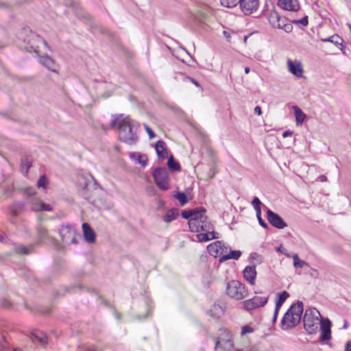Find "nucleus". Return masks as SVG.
<instances>
[{"mask_svg":"<svg viewBox=\"0 0 351 351\" xmlns=\"http://www.w3.org/2000/svg\"><path fill=\"white\" fill-rule=\"evenodd\" d=\"M252 204L254 206L256 214H259V213H261V202L260 201V199L258 197H255L252 202Z\"/></svg>","mask_w":351,"mask_h":351,"instance_id":"nucleus-37","label":"nucleus"},{"mask_svg":"<svg viewBox=\"0 0 351 351\" xmlns=\"http://www.w3.org/2000/svg\"><path fill=\"white\" fill-rule=\"evenodd\" d=\"M175 197L179 201L180 205L183 206L187 203L188 200L186 195L184 193L178 192Z\"/></svg>","mask_w":351,"mask_h":351,"instance_id":"nucleus-36","label":"nucleus"},{"mask_svg":"<svg viewBox=\"0 0 351 351\" xmlns=\"http://www.w3.org/2000/svg\"><path fill=\"white\" fill-rule=\"evenodd\" d=\"M130 157L138 162L143 167H145L147 163V157L145 155H142L138 152H132L130 154Z\"/></svg>","mask_w":351,"mask_h":351,"instance_id":"nucleus-27","label":"nucleus"},{"mask_svg":"<svg viewBox=\"0 0 351 351\" xmlns=\"http://www.w3.org/2000/svg\"><path fill=\"white\" fill-rule=\"evenodd\" d=\"M12 351H21L19 348H14Z\"/></svg>","mask_w":351,"mask_h":351,"instance_id":"nucleus-64","label":"nucleus"},{"mask_svg":"<svg viewBox=\"0 0 351 351\" xmlns=\"http://www.w3.org/2000/svg\"><path fill=\"white\" fill-rule=\"evenodd\" d=\"M241 255V252L239 250H231L228 247V252H226L223 256L220 257L219 261L223 262L229 259L238 260Z\"/></svg>","mask_w":351,"mask_h":351,"instance_id":"nucleus-24","label":"nucleus"},{"mask_svg":"<svg viewBox=\"0 0 351 351\" xmlns=\"http://www.w3.org/2000/svg\"><path fill=\"white\" fill-rule=\"evenodd\" d=\"M34 193H35V191L32 189L29 188V189H26L25 190V194L26 195H27L28 197L32 196L33 195H34Z\"/></svg>","mask_w":351,"mask_h":351,"instance_id":"nucleus-50","label":"nucleus"},{"mask_svg":"<svg viewBox=\"0 0 351 351\" xmlns=\"http://www.w3.org/2000/svg\"><path fill=\"white\" fill-rule=\"evenodd\" d=\"M197 237L199 241H200V242L209 241V238H208L207 234H206V233L197 234Z\"/></svg>","mask_w":351,"mask_h":351,"instance_id":"nucleus-44","label":"nucleus"},{"mask_svg":"<svg viewBox=\"0 0 351 351\" xmlns=\"http://www.w3.org/2000/svg\"><path fill=\"white\" fill-rule=\"evenodd\" d=\"M65 4H66V6H68V5L73 6L74 5L73 0H67V1H65Z\"/></svg>","mask_w":351,"mask_h":351,"instance_id":"nucleus-59","label":"nucleus"},{"mask_svg":"<svg viewBox=\"0 0 351 351\" xmlns=\"http://www.w3.org/2000/svg\"><path fill=\"white\" fill-rule=\"evenodd\" d=\"M29 203L31 204V209L34 211H51L52 210L51 205L43 203L36 197L31 198Z\"/></svg>","mask_w":351,"mask_h":351,"instance_id":"nucleus-15","label":"nucleus"},{"mask_svg":"<svg viewBox=\"0 0 351 351\" xmlns=\"http://www.w3.org/2000/svg\"><path fill=\"white\" fill-rule=\"evenodd\" d=\"M82 230L85 240L89 243H93L95 241V233L90 226L84 223L82 224Z\"/></svg>","mask_w":351,"mask_h":351,"instance_id":"nucleus-20","label":"nucleus"},{"mask_svg":"<svg viewBox=\"0 0 351 351\" xmlns=\"http://www.w3.org/2000/svg\"><path fill=\"white\" fill-rule=\"evenodd\" d=\"M289 71L297 77L302 76L304 69L302 64L299 60L289 59L287 62Z\"/></svg>","mask_w":351,"mask_h":351,"instance_id":"nucleus-14","label":"nucleus"},{"mask_svg":"<svg viewBox=\"0 0 351 351\" xmlns=\"http://www.w3.org/2000/svg\"><path fill=\"white\" fill-rule=\"evenodd\" d=\"M267 218L268 221L276 228L282 229L287 226V224L279 215L270 210L267 211Z\"/></svg>","mask_w":351,"mask_h":351,"instance_id":"nucleus-11","label":"nucleus"},{"mask_svg":"<svg viewBox=\"0 0 351 351\" xmlns=\"http://www.w3.org/2000/svg\"><path fill=\"white\" fill-rule=\"evenodd\" d=\"M291 22L295 24H301L303 26H306L308 25V17L306 16L300 20H293Z\"/></svg>","mask_w":351,"mask_h":351,"instance_id":"nucleus-42","label":"nucleus"},{"mask_svg":"<svg viewBox=\"0 0 351 351\" xmlns=\"http://www.w3.org/2000/svg\"><path fill=\"white\" fill-rule=\"evenodd\" d=\"M178 210L177 208H172L169 210L166 214L163 217V220L166 223H169L173 220L176 219L177 216H178Z\"/></svg>","mask_w":351,"mask_h":351,"instance_id":"nucleus-28","label":"nucleus"},{"mask_svg":"<svg viewBox=\"0 0 351 351\" xmlns=\"http://www.w3.org/2000/svg\"><path fill=\"white\" fill-rule=\"evenodd\" d=\"M116 127L120 141L128 145H133L137 142L138 124L136 121L122 114L116 116L112 119L109 128L112 129Z\"/></svg>","mask_w":351,"mask_h":351,"instance_id":"nucleus-1","label":"nucleus"},{"mask_svg":"<svg viewBox=\"0 0 351 351\" xmlns=\"http://www.w3.org/2000/svg\"><path fill=\"white\" fill-rule=\"evenodd\" d=\"M268 300V297L255 296L244 302V306L247 310H252L264 306Z\"/></svg>","mask_w":351,"mask_h":351,"instance_id":"nucleus-12","label":"nucleus"},{"mask_svg":"<svg viewBox=\"0 0 351 351\" xmlns=\"http://www.w3.org/2000/svg\"><path fill=\"white\" fill-rule=\"evenodd\" d=\"M12 213L14 216L17 215V211L16 210V208H12Z\"/></svg>","mask_w":351,"mask_h":351,"instance_id":"nucleus-62","label":"nucleus"},{"mask_svg":"<svg viewBox=\"0 0 351 351\" xmlns=\"http://www.w3.org/2000/svg\"><path fill=\"white\" fill-rule=\"evenodd\" d=\"M59 232L62 242L67 245L77 244L82 239L81 234L76 232L73 226H63Z\"/></svg>","mask_w":351,"mask_h":351,"instance_id":"nucleus-5","label":"nucleus"},{"mask_svg":"<svg viewBox=\"0 0 351 351\" xmlns=\"http://www.w3.org/2000/svg\"><path fill=\"white\" fill-rule=\"evenodd\" d=\"M30 338L33 342H39L40 343H47V336L42 331L34 330L32 332Z\"/></svg>","mask_w":351,"mask_h":351,"instance_id":"nucleus-22","label":"nucleus"},{"mask_svg":"<svg viewBox=\"0 0 351 351\" xmlns=\"http://www.w3.org/2000/svg\"><path fill=\"white\" fill-rule=\"evenodd\" d=\"M191 215H192V209L189 210H184L182 212V214H181L182 217L184 219H189V221L191 218V216H192Z\"/></svg>","mask_w":351,"mask_h":351,"instance_id":"nucleus-43","label":"nucleus"},{"mask_svg":"<svg viewBox=\"0 0 351 351\" xmlns=\"http://www.w3.org/2000/svg\"><path fill=\"white\" fill-rule=\"evenodd\" d=\"M269 21L274 27L278 29H281L283 23L286 22L285 18L281 17L276 12L270 14Z\"/></svg>","mask_w":351,"mask_h":351,"instance_id":"nucleus-19","label":"nucleus"},{"mask_svg":"<svg viewBox=\"0 0 351 351\" xmlns=\"http://www.w3.org/2000/svg\"><path fill=\"white\" fill-rule=\"evenodd\" d=\"M254 113L261 115L262 114L261 108L258 106H256L254 108Z\"/></svg>","mask_w":351,"mask_h":351,"instance_id":"nucleus-53","label":"nucleus"},{"mask_svg":"<svg viewBox=\"0 0 351 351\" xmlns=\"http://www.w3.org/2000/svg\"><path fill=\"white\" fill-rule=\"evenodd\" d=\"M278 311H277L276 308H275L274 313V317H273V322H275L276 319H277V315H278Z\"/></svg>","mask_w":351,"mask_h":351,"instance_id":"nucleus-57","label":"nucleus"},{"mask_svg":"<svg viewBox=\"0 0 351 351\" xmlns=\"http://www.w3.org/2000/svg\"><path fill=\"white\" fill-rule=\"evenodd\" d=\"M191 82H193L195 86H199V83L194 79L189 77L188 78Z\"/></svg>","mask_w":351,"mask_h":351,"instance_id":"nucleus-60","label":"nucleus"},{"mask_svg":"<svg viewBox=\"0 0 351 351\" xmlns=\"http://www.w3.org/2000/svg\"><path fill=\"white\" fill-rule=\"evenodd\" d=\"M38 236L40 239H44L47 237V229L42 225H40L38 228Z\"/></svg>","mask_w":351,"mask_h":351,"instance_id":"nucleus-35","label":"nucleus"},{"mask_svg":"<svg viewBox=\"0 0 351 351\" xmlns=\"http://www.w3.org/2000/svg\"><path fill=\"white\" fill-rule=\"evenodd\" d=\"M310 275L312 276V277H314L315 278H317L319 276V271L314 269V268H311V270H310Z\"/></svg>","mask_w":351,"mask_h":351,"instance_id":"nucleus-49","label":"nucleus"},{"mask_svg":"<svg viewBox=\"0 0 351 351\" xmlns=\"http://www.w3.org/2000/svg\"><path fill=\"white\" fill-rule=\"evenodd\" d=\"M317 180H319L320 182H326L327 181V178L325 176L322 175V176L318 177Z\"/></svg>","mask_w":351,"mask_h":351,"instance_id":"nucleus-56","label":"nucleus"},{"mask_svg":"<svg viewBox=\"0 0 351 351\" xmlns=\"http://www.w3.org/2000/svg\"><path fill=\"white\" fill-rule=\"evenodd\" d=\"M293 260V267L295 268H303L305 266H308V263L304 261L301 260L297 254L291 255Z\"/></svg>","mask_w":351,"mask_h":351,"instance_id":"nucleus-30","label":"nucleus"},{"mask_svg":"<svg viewBox=\"0 0 351 351\" xmlns=\"http://www.w3.org/2000/svg\"><path fill=\"white\" fill-rule=\"evenodd\" d=\"M206 231H207V232L206 233V234H207L208 238H209V241L216 238L214 232L208 231V228H207V230Z\"/></svg>","mask_w":351,"mask_h":351,"instance_id":"nucleus-51","label":"nucleus"},{"mask_svg":"<svg viewBox=\"0 0 351 351\" xmlns=\"http://www.w3.org/2000/svg\"><path fill=\"white\" fill-rule=\"evenodd\" d=\"M293 134V132L290 131V130H287L285 132H283L282 134V136L284 138H286V137H288V136H291Z\"/></svg>","mask_w":351,"mask_h":351,"instance_id":"nucleus-54","label":"nucleus"},{"mask_svg":"<svg viewBox=\"0 0 351 351\" xmlns=\"http://www.w3.org/2000/svg\"><path fill=\"white\" fill-rule=\"evenodd\" d=\"M28 45L30 50L33 51L38 55H40L47 47V43L40 36L32 33L30 38L28 40Z\"/></svg>","mask_w":351,"mask_h":351,"instance_id":"nucleus-8","label":"nucleus"},{"mask_svg":"<svg viewBox=\"0 0 351 351\" xmlns=\"http://www.w3.org/2000/svg\"><path fill=\"white\" fill-rule=\"evenodd\" d=\"M227 294L236 300H242L247 296V290L244 285L237 280H232L227 286Z\"/></svg>","mask_w":351,"mask_h":351,"instance_id":"nucleus-6","label":"nucleus"},{"mask_svg":"<svg viewBox=\"0 0 351 351\" xmlns=\"http://www.w3.org/2000/svg\"><path fill=\"white\" fill-rule=\"evenodd\" d=\"M289 296V293L284 291L278 294V300L276 302V306L277 311H279L282 304L285 302L287 298Z\"/></svg>","mask_w":351,"mask_h":351,"instance_id":"nucleus-29","label":"nucleus"},{"mask_svg":"<svg viewBox=\"0 0 351 351\" xmlns=\"http://www.w3.org/2000/svg\"><path fill=\"white\" fill-rule=\"evenodd\" d=\"M239 3L241 12L245 15H250L258 10L259 0H239Z\"/></svg>","mask_w":351,"mask_h":351,"instance_id":"nucleus-10","label":"nucleus"},{"mask_svg":"<svg viewBox=\"0 0 351 351\" xmlns=\"http://www.w3.org/2000/svg\"><path fill=\"white\" fill-rule=\"evenodd\" d=\"M207 225L206 219L197 221L191 219L189 221V226L192 232L206 231L207 230Z\"/></svg>","mask_w":351,"mask_h":351,"instance_id":"nucleus-18","label":"nucleus"},{"mask_svg":"<svg viewBox=\"0 0 351 351\" xmlns=\"http://www.w3.org/2000/svg\"><path fill=\"white\" fill-rule=\"evenodd\" d=\"M281 29H284L286 32H290L292 30V26L291 24L286 23V22H285Z\"/></svg>","mask_w":351,"mask_h":351,"instance_id":"nucleus-47","label":"nucleus"},{"mask_svg":"<svg viewBox=\"0 0 351 351\" xmlns=\"http://www.w3.org/2000/svg\"><path fill=\"white\" fill-rule=\"evenodd\" d=\"M1 305L5 308H9L11 306V304L8 300L3 299L1 301Z\"/></svg>","mask_w":351,"mask_h":351,"instance_id":"nucleus-52","label":"nucleus"},{"mask_svg":"<svg viewBox=\"0 0 351 351\" xmlns=\"http://www.w3.org/2000/svg\"><path fill=\"white\" fill-rule=\"evenodd\" d=\"M331 36L329 37V38H322L321 40L324 43H326V42H330L331 43Z\"/></svg>","mask_w":351,"mask_h":351,"instance_id":"nucleus-61","label":"nucleus"},{"mask_svg":"<svg viewBox=\"0 0 351 351\" xmlns=\"http://www.w3.org/2000/svg\"><path fill=\"white\" fill-rule=\"evenodd\" d=\"M253 332H254V329L251 326H250L248 325H245L242 327L241 335L242 336H244L247 334L252 333Z\"/></svg>","mask_w":351,"mask_h":351,"instance_id":"nucleus-40","label":"nucleus"},{"mask_svg":"<svg viewBox=\"0 0 351 351\" xmlns=\"http://www.w3.org/2000/svg\"><path fill=\"white\" fill-rule=\"evenodd\" d=\"M331 43L335 44V45H341L342 46L343 40L338 35L335 34L331 36Z\"/></svg>","mask_w":351,"mask_h":351,"instance_id":"nucleus-39","label":"nucleus"},{"mask_svg":"<svg viewBox=\"0 0 351 351\" xmlns=\"http://www.w3.org/2000/svg\"><path fill=\"white\" fill-rule=\"evenodd\" d=\"M244 278L252 285L255 284L256 277V270L255 265H249L245 267L243 271Z\"/></svg>","mask_w":351,"mask_h":351,"instance_id":"nucleus-16","label":"nucleus"},{"mask_svg":"<svg viewBox=\"0 0 351 351\" xmlns=\"http://www.w3.org/2000/svg\"><path fill=\"white\" fill-rule=\"evenodd\" d=\"M345 351H351V341L346 343Z\"/></svg>","mask_w":351,"mask_h":351,"instance_id":"nucleus-58","label":"nucleus"},{"mask_svg":"<svg viewBox=\"0 0 351 351\" xmlns=\"http://www.w3.org/2000/svg\"><path fill=\"white\" fill-rule=\"evenodd\" d=\"M207 250L211 256L214 257L219 256L221 257L226 252H228V246L221 241H217L208 245Z\"/></svg>","mask_w":351,"mask_h":351,"instance_id":"nucleus-9","label":"nucleus"},{"mask_svg":"<svg viewBox=\"0 0 351 351\" xmlns=\"http://www.w3.org/2000/svg\"><path fill=\"white\" fill-rule=\"evenodd\" d=\"M250 69L249 67H245V73H250Z\"/></svg>","mask_w":351,"mask_h":351,"instance_id":"nucleus-63","label":"nucleus"},{"mask_svg":"<svg viewBox=\"0 0 351 351\" xmlns=\"http://www.w3.org/2000/svg\"><path fill=\"white\" fill-rule=\"evenodd\" d=\"M215 341V351H228L233 346V343L230 340V332L226 328L219 330V337H213Z\"/></svg>","mask_w":351,"mask_h":351,"instance_id":"nucleus-4","label":"nucleus"},{"mask_svg":"<svg viewBox=\"0 0 351 351\" xmlns=\"http://www.w3.org/2000/svg\"><path fill=\"white\" fill-rule=\"evenodd\" d=\"M210 312L213 313L215 317H219L223 313V309L218 304H214L210 309Z\"/></svg>","mask_w":351,"mask_h":351,"instance_id":"nucleus-33","label":"nucleus"},{"mask_svg":"<svg viewBox=\"0 0 351 351\" xmlns=\"http://www.w3.org/2000/svg\"><path fill=\"white\" fill-rule=\"evenodd\" d=\"M156 151L157 155L160 158H165L168 156L165 143L162 141H158L156 143Z\"/></svg>","mask_w":351,"mask_h":351,"instance_id":"nucleus-23","label":"nucleus"},{"mask_svg":"<svg viewBox=\"0 0 351 351\" xmlns=\"http://www.w3.org/2000/svg\"><path fill=\"white\" fill-rule=\"evenodd\" d=\"M48 184V180L45 176H42L37 182V186L38 188L43 187L45 189Z\"/></svg>","mask_w":351,"mask_h":351,"instance_id":"nucleus-38","label":"nucleus"},{"mask_svg":"<svg viewBox=\"0 0 351 351\" xmlns=\"http://www.w3.org/2000/svg\"><path fill=\"white\" fill-rule=\"evenodd\" d=\"M156 185L162 190L169 189L168 171L165 167H158L152 173Z\"/></svg>","mask_w":351,"mask_h":351,"instance_id":"nucleus-7","label":"nucleus"},{"mask_svg":"<svg viewBox=\"0 0 351 351\" xmlns=\"http://www.w3.org/2000/svg\"><path fill=\"white\" fill-rule=\"evenodd\" d=\"M303 312V303L297 302L293 304L285 314L282 321V328L288 329L298 324Z\"/></svg>","mask_w":351,"mask_h":351,"instance_id":"nucleus-2","label":"nucleus"},{"mask_svg":"<svg viewBox=\"0 0 351 351\" xmlns=\"http://www.w3.org/2000/svg\"><path fill=\"white\" fill-rule=\"evenodd\" d=\"M320 313L315 308H310L305 311L303 324L305 330L309 334L315 333L319 324Z\"/></svg>","mask_w":351,"mask_h":351,"instance_id":"nucleus-3","label":"nucleus"},{"mask_svg":"<svg viewBox=\"0 0 351 351\" xmlns=\"http://www.w3.org/2000/svg\"><path fill=\"white\" fill-rule=\"evenodd\" d=\"M278 4L283 10L293 12L297 11L300 8L298 0H278Z\"/></svg>","mask_w":351,"mask_h":351,"instance_id":"nucleus-17","label":"nucleus"},{"mask_svg":"<svg viewBox=\"0 0 351 351\" xmlns=\"http://www.w3.org/2000/svg\"><path fill=\"white\" fill-rule=\"evenodd\" d=\"M40 56V62L47 67L49 70L53 72H57V66L49 56Z\"/></svg>","mask_w":351,"mask_h":351,"instance_id":"nucleus-21","label":"nucleus"},{"mask_svg":"<svg viewBox=\"0 0 351 351\" xmlns=\"http://www.w3.org/2000/svg\"><path fill=\"white\" fill-rule=\"evenodd\" d=\"M16 250L18 253L27 254L30 252V248L25 247L23 245H20L16 248Z\"/></svg>","mask_w":351,"mask_h":351,"instance_id":"nucleus-41","label":"nucleus"},{"mask_svg":"<svg viewBox=\"0 0 351 351\" xmlns=\"http://www.w3.org/2000/svg\"><path fill=\"white\" fill-rule=\"evenodd\" d=\"M31 162L27 158H23L21 159V171L26 176L28 173L29 168L31 167Z\"/></svg>","mask_w":351,"mask_h":351,"instance_id":"nucleus-31","label":"nucleus"},{"mask_svg":"<svg viewBox=\"0 0 351 351\" xmlns=\"http://www.w3.org/2000/svg\"><path fill=\"white\" fill-rule=\"evenodd\" d=\"M206 210L202 208H196L192 209V216L190 220L193 219L194 221L204 220L206 219L205 216Z\"/></svg>","mask_w":351,"mask_h":351,"instance_id":"nucleus-25","label":"nucleus"},{"mask_svg":"<svg viewBox=\"0 0 351 351\" xmlns=\"http://www.w3.org/2000/svg\"><path fill=\"white\" fill-rule=\"evenodd\" d=\"M292 108L294 111L296 124L298 125H302L306 117V114L297 106H293Z\"/></svg>","mask_w":351,"mask_h":351,"instance_id":"nucleus-26","label":"nucleus"},{"mask_svg":"<svg viewBox=\"0 0 351 351\" xmlns=\"http://www.w3.org/2000/svg\"><path fill=\"white\" fill-rule=\"evenodd\" d=\"M277 250L280 252H281L282 254L286 256L287 257H291V256L287 253V249H285L282 245H280L278 248Z\"/></svg>","mask_w":351,"mask_h":351,"instance_id":"nucleus-46","label":"nucleus"},{"mask_svg":"<svg viewBox=\"0 0 351 351\" xmlns=\"http://www.w3.org/2000/svg\"><path fill=\"white\" fill-rule=\"evenodd\" d=\"M261 212L259 214H256L258 222L260 225L263 228H267V224L263 220L262 217H261Z\"/></svg>","mask_w":351,"mask_h":351,"instance_id":"nucleus-48","label":"nucleus"},{"mask_svg":"<svg viewBox=\"0 0 351 351\" xmlns=\"http://www.w3.org/2000/svg\"><path fill=\"white\" fill-rule=\"evenodd\" d=\"M14 206L16 207V208L17 209H23L25 206L24 204L23 203H21V202H18L16 203Z\"/></svg>","mask_w":351,"mask_h":351,"instance_id":"nucleus-55","label":"nucleus"},{"mask_svg":"<svg viewBox=\"0 0 351 351\" xmlns=\"http://www.w3.org/2000/svg\"><path fill=\"white\" fill-rule=\"evenodd\" d=\"M321 329L320 340L327 341L331 338V322L328 319H322L319 322Z\"/></svg>","mask_w":351,"mask_h":351,"instance_id":"nucleus-13","label":"nucleus"},{"mask_svg":"<svg viewBox=\"0 0 351 351\" xmlns=\"http://www.w3.org/2000/svg\"><path fill=\"white\" fill-rule=\"evenodd\" d=\"M221 4L227 8H232L236 6L239 0H220Z\"/></svg>","mask_w":351,"mask_h":351,"instance_id":"nucleus-34","label":"nucleus"},{"mask_svg":"<svg viewBox=\"0 0 351 351\" xmlns=\"http://www.w3.org/2000/svg\"><path fill=\"white\" fill-rule=\"evenodd\" d=\"M144 128H145L147 133L148 134L149 138H151V139L154 138L155 137V134L152 130V129L146 124L144 125Z\"/></svg>","mask_w":351,"mask_h":351,"instance_id":"nucleus-45","label":"nucleus"},{"mask_svg":"<svg viewBox=\"0 0 351 351\" xmlns=\"http://www.w3.org/2000/svg\"><path fill=\"white\" fill-rule=\"evenodd\" d=\"M167 165L169 169L171 171H179L180 169V165L178 162H177L173 158L172 156H171L167 162Z\"/></svg>","mask_w":351,"mask_h":351,"instance_id":"nucleus-32","label":"nucleus"}]
</instances>
